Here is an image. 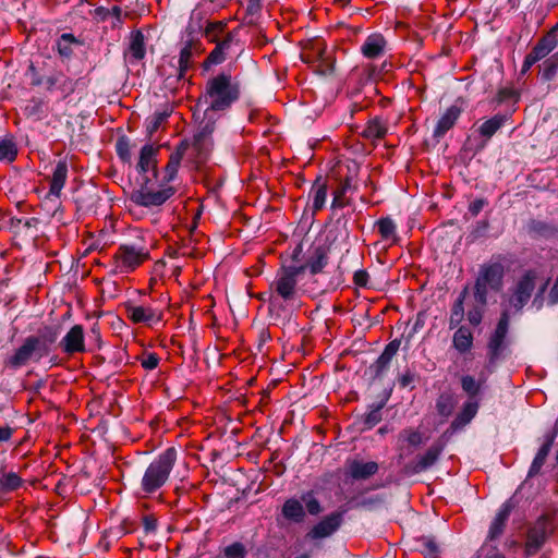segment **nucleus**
<instances>
[{"instance_id": "obj_28", "label": "nucleus", "mask_w": 558, "mask_h": 558, "mask_svg": "<svg viewBox=\"0 0 558 558\" xmlns=\"http://www.w3.org/2000/svg\"><path fill=\"white\" fill-rule=\"evenodd\" d=\"M387 40L380 33H372L361 46V53L366 59H378L386 52Z\"/></svg>"}, {"instance_id": "obj_39", "label": "nucleus", "mask_w": 558, "mask_h": 558, "mask_svg": "<svg viewBox=\"0 0 558 558\" xmlns=\"http://www.w3.org/2000/svg\"><path fill=\"white\" fill-rule=\"evenodd\" d=\"M468 294L469 288L464 287L463 290L459 293L458 298L456 299L451 307L449 317V329L451 330L459 328L460 324L464 318V301Z\"/></svg>"}, {"instance_id": "obj_21", "label": "nucleus", "mask_w": 558, "mask_h": 558, "mask_svg": "<svg viewBox=\"0 0 558 558\" xmlns=\"http://www.w3.org/2000/svg\"><path fill=\"white\" fill-rule=\"evenodd\" d=\"M558 436V423L544 435V442L537 450L527 472V477H534L541 473L543 465L551 450V447Z\"/></svg>"}, {"instance_id": "obj_47", "label": "nucleus", "mask_w": 558, "mask_h": 558, "mask_svg": "<svg viewBox=\"0 0 558 558\" xmlns=\"http://www.w3.org/2000/svg\"><path fill=\"white\" fill-rule=\"evenodd\" d=\"M461 388L466 393V400H478V395L485 379H475L472 375H463L460 379Z\"/></svg>"}, {"instance_id": "obj_43", "label": "nucleus", "mask_w": 558, "mask_h": 558, "mask_svg": "<svg viewBox=\"0 0 558 558\" xmlns=\"http://www.w3.org/2000/svg\"><path fill=\"white\" fill-rule=\"evenodd\" d=\"M181 161L182 159L178 158L177 155L170 154L169 160L162 170V177L158 181L159 187H172L169 183L177 178Z\"/></svg>"}, {"instance_id": "obj_24", "label": "nucleus", "mask_w": 558, "mask_h": 558, "mask_svg": "<svg viewBox=\"0 0 558 558\" xmlns=\"http://www.w3.org/2000/svg\"><path fill=\"white\" fill-rule=\"evenodd\" d=\"M463 112V108L454 102L439 117L433 131V138L439 142L451 130Z\"/></svg>"}, {"instance_id": "obj_2", "label": "nucleus", "mask_w": 558, "mask_h": 558, "mask_svg": "<svg viewBox=\"0 0 558 558\" xmlns=\"http://www.w3.org/2000/svg\"><path fill=\"white\" fill-rule=\"evenodd\" d=\"M240 84L228 72H220L210 77L204 92L198 98L197 106L206 105L207 112H223L229 110L240 99Z\"/></svg>"}, {"instance_id": "obj_6", "label": "nucleus", "mask_w": 558, "mask_h": 558, "mask_svg": "<svg viewBox=\"0 0 558 558\" xmlns=\"http://www.w3.org/2000/svg\"><path fill=\"white\" fill-rule=\"evenodd\" d=\"M338 235L330 230L323 242L311 245L307 251L306 266H310V274L315 276L323 272L328 265L329 253L337 241Z\"/></svg>"}, {"instance_id": "obj_7", "label": "nucleus", "mask_w": 558, "mask_h": 558, "mask_svg": "<svg viewBox=\"0 0 558 558\" xmlns=\"http://www.w3.org/2000/svg\"><path fill=\"white\" fill-rule=\"evenodd\" d=\"M536 271L529 269L525 270L514 283L512 293L509 298V303L517 312H521L523 307L529 303L536 288Z\"/></svg>"}, {"instance_id": "obj_8", "label": "nucleus", "mask_w": 558, "mask_h": 558, "mask_svg": "<svg viewBox=\"0 0 558 558\" xmlns=\"http://www.w3.org/2000/svg\"><path fill=\"white\" fill-rule=\"evenodd\" d=\"M114 257L120 262L121 271L129 272L147 259L149 252L145 245L138 242L123 243L119 246Z\"/></svg>"}, {"instance_id": "obj_33", "label": "nucleus", "mask_w": 558, "mask_h": 558, "mask_svg": "<svg viewBox=\"0 0 558 558\" xmlns=\"http://www.w3.org/2000/svg\"><path fill=\"white\" fill-rule=\"evenodd\" d=\"M268 313L275 324L282 327L290 325L293 320V313L288 311L286 305L277 304V298L274 293H270L268 298Z\"/></svg>"}, {"instance_id": "obj_42", "label": "nucleus", "mask_w": 558, "mask_h": 558, "mask_svg": "<svg viewBox=\"0 0 558 558\" xmlns=\"http://www.w3.org/2000/svg\"><path fill=\"white\" fill-rule=\"evenodd\" d=\"M129 51L131 53V57L136 61H141L145 58V36L141 29H136L131 33Z\"/></svg>"}, {"instance_id": "obj_41", "label": "nucleus", "mask_w": 558, "mask_h": 558, "mask_svg": "<svg viewBox=\"0 0 558 558\" xmlns=\"http://www.w3.org/2000/svg\"><path fill=\"white\" fill-rule=\"evenodd\" d=\"M24 114L28 119L40 121L48 116V105L41 98H32L23 109Z\"/></svg>"}, {"instance_id": "obj_29", "label": "nucleus", "mask_w": 558, "mask_h": 558, "mask_svg": "<svg viewBox=\"0 0 558 558\" xmlns=\"http://www.w3.org/2000/svg\"><path fill=\"white\" fill-rule=\"evenodd\" d=\"M480 409V400H465L450 424V429L457 432L465 427L476 416Z\"/></svg>"}, {"instance_id": "obj_15", "label": "nucleus", "mask_w": 558, "mask_h": 558, "mask_svg": "<svg viewBox=\"0 0 558 558\" xmlns=\"http://www.w3.org/2000/svg\"><path fill=\"white\" fill-rule=\"evenodd\" d=\"M345 509L336 510L319 520L307 533L311 539H322L336 533L344 521Z\"/></svg>"}, {"instance_id": "obj_40", "label": "nucleus", "mask_w": 558, "mask_h": 558, "mask_svg": "<svg viewBox=\"0 0 558 558\" xmlns=\"http://www.w3.org/2000/svg\"><path fill=\"white\" fill-rule=\"evenodd\" d=\"M19 154L17 144L14 136L9 134L0 137V161L12 163Z\"/></svg>"}, {"instance_id": "obj_60", "label": "nucleus", "mask_w": 558, "mask_h": 558, "mask_svg": "<svg viewBox=\"0 0 558 558\" xmlns=\"http://www.w3.org/2000/svg\"><path fill=\"white\" fill-rule=\"evenodd\" d=\"M400 435L410 446L418 447L423 442L422 434L418 430L403 429Z\"/></svg>"}, {"instance_id": "obj_26", "label": "nucleus", "mask_w": 558, "mask_h": 558, "mask_svg": "<svg viewBox=\"0 0 558 558\" xmlns=\"http://www.w3.org/2000/svg\"><path fill=\"white\" fill-rule=\"evenodd\" d=\"M517 502L514 501V497L507 499L499 508L496 517L490 523L487 539L493 541L499 537L505 530L506 522L511 513V511L515 508Z\"/></svg>"}, {"instance_id": "obj_64", "label": "nucleus", "mask_w": 558, "mask_h": 558, "mask_svg": "<svg viewBox=\"0 0 558 558\" xmlns=\"http://www.w3.org/2000/svg\"><path fill=\"white\" fill-rule=\"evenodd\" d=\"M369 275L365 269H359L353 275V282L355 286L366 288L368 286Z\"/></svg>"}, {"instance_id": "obj_32", "label": "nucleus", "mask_w": 558, "mask_h": 558, "mask_svg": "<svg viewBox=\"0 0 558 558\" xmlns=\"http://www.w3.org/2000/svg\"><path fill=\"white\" fill-rule=\"evenodd\" d=\"M281 515L293 523H302L305 520L306 511L303 502L294 497L287 499L281 507Z\"/></svg>"}, {"instance_id": "obj_57", "label": "nucleus", "mask_w": 558, "mask_h": 558, "mask_svg": "<svg viewBox=\"0 0 558 558\" xmlns=\"http://www.w3.org/2000/svg\"><path fill=\"white\" fill-rule=\"evenodd\" d=\"M387 133V128L381 123L379 119H374L364 130L366 137L383 138Z\"/></svg>"}, {"instance_id": "obj_16", "label": "nucleus", "mask_w": 558, "mask_h": 558, "mask_svg": "<svg viewBox=\"0 0 558 558\" xmlns=\"http://www.w3.org/2000/svg\"><path fill=\"white\" fill-rule=\"evenodd\" d=\"M270 289L275 291L277 299L281 298L286 302L293 301L298 294V280L283 266H280L275 280L270 283Z\"/></svg>"}, {"instance_id": "obj_50", "label": "nucleus", "mask_w": 558, "mask_h": 558, "mask_svg": "<svg viewBox=\"0 0 558 558\" xmlns=\"http://www.w3.org/2000/svg\"><path fill=\"white\" fill-rule=\"evenodd\" d=\"M454 405V397L450 392H442L436 399V411L442 417H449L453 412Z\"/></svg>"}, {"instance_id": "obj_51", "label": "nucleus", "mask_w": 558, "mask_h": 558, "mask_svg": "<svg viewBox=\"0 0 558 558\" xmlns=\"http://www.w3.org/2000/svg\"><path fill=\"white\" fill-rule=\"evenodd\" d=\"M558 73V52L547 58L541 66V80L553 81Z\"/></svg>"}, {"instance_id": "obj_27", "label": "nucleus", "mask_w": 558, "mask_h": 558, "mask_svg": "<svg viewBox=\"0 0 558 558\" xmlns=\"http://www.w3.org/2000/svg\"><path fill=\"white\" fill-rule=\"evenodd\" d=\"M158 151L159 147H154L151 144H145L141 148L138 162L136 165L138 173H148L150 171L155 179L159 177L157 161Z\"/></svg>"}, {"instance_id": "obj_56", "label": "nucleus", "mask_w": 558, "mask_h": 558, "mask_svg": "<svg viewBox=\"0 0 558 558\" xmlns=\"http://www.w3.org/2000/svg\"><path fill=\"white\" fill-rule=\"evenodd\" d=\"M486 305L487 303L475 302L472 308L468 311L466 317L472 326L476 327L482 323Z\"/></svg>"}, {"instance_id": "obj_37", "label": "nucleus", "mask_w": 558, "mask_h": 558, "mask_svg": "<svg viewBox=\"0 0 558 558\" xmlns=\"http://www.w3.org/2000/svg\"><path fill=\"white\" fill-rule=\"evenodd\" d=\"M414 548L425 558H439L441 550L434 535H422L414 538Z\"/></svg>"}, {"instance_id": "obj_5", "label": "nucleus", "mask_w": 558, "mask_h": 558, "mask_svg": "<svg viewBox=\"0 0 558 558\" xmlns=\"http://www.w3.org/2000/svg\"><path fill=\"white\" fill-rule=\"evenodd\" d=\"M505 266L500 262H488L480 266L473 287L475 302L488 303V291L500 292L504 288Z\"/></svg>"}, {"instance_id": "obj_31", "label": "nucleus", "mask_w": 558, "mask_h": 558, "mask_svg": "<svg viewBox=\"0 0 558 558\" xmlns=\"http://www.w3.org/2000/svg\"><path fill=\"white\" fill-rule=\"evenodd\" d=\"M235 37L234 33H229L221 41L216 43V47L210 51L203 63L205 70L211 65H217L226 60V50H228Z\"/></svg>"}, {"instance_id": "obj_25", "label": "nucleus", "mask_w": 558, "mask_h": 558, "mask_svg": "<svg viewBox=\"0 0 558 558\" xmlns=\"http://www.w3.org/2000/svg\"><path fill=\"white\" fill-rule=\"evenodd\" d=\"M84 46V40L74 36L72 33H62L54 41L53 49L57 51L61 61L70 62L74 56L75 49Z\"/></svg>"}, {"instance_id": "obj_10", "label": "nucleus", "mask_w": 558, "mask_h": 558, "mask_svg": "<svg viewBox=\"0 0 558 558\" xmlns=\"http://www.w3.org/2000/svg\"><path fill=\"white\" fill-rule=\"evenodd\" d=\"M400 344L401 339L391 340L386 344L376 361L365 369L364 376L368 379L371 385L377 379H380L389 371L391 361L397 354Z\"/></svg>"}, {"instance_id": "obj_53", "label": "nucleus", "mask_w": 558, "mask_h": 558, "mask_svg": "<svg viewBox=\"0 0 558 558\" xmlns=\"http://www.w3.org/2000/svg\"><path fill=\"white\" fill-rule=\"evenodd\" d=\"M301 500L305 505V509L311 515H318L324 510L320 501L315 497L313 490L303 493L301 495Z\"/></svg>"}, {"instance_id": "obj_12", "label": "nucleus", "mask_w": 558, "mask_h": 558, "mask_svg": "<svg viewBox=\"0 0 558 558\" xmlns=\"http://www.w3.org/2000/svg\"><path fill=\"white\" fill-rule=\"evenodd\" d=\"M73 202L76 205V210L83 214L96 211L101 196L98 187L92 182H82L73 191Z\"/></svg>"}, {"instance_id": "obj_35", "label": "nucleus", "mask_w": 558, "mask_h": 558, "mask_svg": "<svg viewBox=\"0 0 558 558\" xmlns=\"http://www.w3.org/2000/svg\"><path fill=\"white\" fill-rule=\"evenodd\" d=\"M473 341V333L466 326H460L457 328L452 336V347L462 355L471 352Z\"/></svg>"}, {"instance_id": "obj_17", "label": "nucleus", "mask_w": 558, "mask_h": 558, "mask_svg": "<svg viewBox=\"0 0 558 558\" xmlns=\"http://www.w3.org/2000/svg\"><path fill=\"white\" fill-rule=\"evenodd\" d=\"M444 449V442L437 441L433 444L424 454L417 456L416 461L404 465V473L407 475H415L425 472L438 461Z\"/></svg>"}, {"instance_id": "obj_14", "label": "nucleus", "mask_w": 558, "mask_h": 558, "mask_svg": "<svg viewBox=\"0 0 558 558\" xmlns=\"http://www.w3.org/2000/svg\"><path fill=\"white\" fill-rule=\"evenodd\" d=\"M512 113H496L492 118L485 120L476 130L480 138L473 148L474 154L485 149L492 137L511 119Z\"/></svg>"}, {"instance_id": "obj_44", "label": "nucleus", "mask_w": 558, "mask_h": 558, "mask_svg": "<svg viewBox=\"0 0 558 558\" xmlns=\"http://www.w3.org/2000/svg\"><path fill=\"white\" fill-rule=\"evenodd\" d=\"M181 161L182 159L178 158L177 155L170 154L169 160L162 170V177L158 181L159 187H172L169 183L177 178Z\"/></svg>"}, {"instance_id": "obj_30", "label": "nucleus", "mask_w": 558, "mask_h": 558, "mask_svg": "<svg viewBox=\"0 0 558 558\" xmlns=\"http://www.w3.org/2000/svg\"><path fill=\"white\" fill-rule=\"evenodd\" d=\"M379 470V465L375 461L363 462L352 460L348 465V474L354 481H365L375 475Z\"/></svg>"}, {"instance_id": "obj_22", "label": "nucleus", "mask_w": 558, "mask_h": 558, "mask_svg": "<svg viewBox=\"0 0 558 558\" xmlns=\"http://www.w3.org/2000/svg\"><path fill=\"white\" fill-rule=\"evenodd\" d=\"M57 345L68 354L73 355L75 353L85 352V336L84 328L82 325H74L64 335V337L57 342Z\"/></svg>"}, {"instance_id": "obj_19", "label": "nucleus", "mask_w": 558, "mask_h": 558, "mask_svg": "<svg viewBox=\"0 0 558 558\" xmlns=\"http://www.w3.org/2000/svg\"><path fill=\"white\" fill-rule=\"evenodd\" d=\"M348 173L345 178L340 182V185L332 193V202H331V210L335 213L339 208H343L344 206L350 204L349 199L344 198V195L349 191H355L356 185L353 183L356 178L360 166L356 162H352L347 166Z\"/></svg>"}, {"instance_id": "obj_54", "label": "nucleus", "mask_w": 558, "mask_h": 558, "mask_svg": "<svg viewBox=\"0 0 558 558\" xmlns=\"http://www.w3.org/2000/svg\"><path fill=\"white\" fill-rule=\"evenodd\" d=\"M223 558H246L248 550L242 542H232L221 549Z\"/></svg>"}, {"instance_id": "obj_18", "label": "nucleus", "mask_w": 558, "mask_h": 558, "mask_svg": "<svg viewBox=\"0 0 558 558\" xmlns=\"http://www.w3.org/2000/svg\"><path fill=\"white\" fill-rule=\"evenodd\" d=\"M392 393V387L385 389L379 396V400L368 404L367 412L362 414L359 423L362 424L361 430H369L375 427L381 420V410L386 407Z\"/></svg>"}, {"instance_id": "obj_3", "label": "nucleus", "mask_w": 558, "mask_h": 558, "mask_svg": "<svg viewBox=\"0 0 558 558\" xmlns=\"http://www.w3.org/2000/svg\"><path fill=\"white\" fill-rule=\"evenodd\" d=\"M177 457L178 450L169 447L148 464L141 482V488L145 494H154L167 483Z\"/></svg>"}, {"instance_id": "obj_48", "label": "nucleus", "mask_w": 558, "mask_h": 558, "mask_svg": "<svg viewBox=\"0 0 558 558\" xmlns=\"http://www.w3.org/2000/svg\"><path fill=\"white\" fill-rule=\"evenodd\" d=\"M350 502L352 504L351 508L373 511L383 506L386 502V498L384 495H374L361 499L352 498Z\"/></svg>"}, {"instance_id": "obj_46", "label": "nucleus", "mask_w": 558, "mask_h": 558, "mask_svg": "<svg viewBox=\"0 0 558 558\" xmlns=\"http://www.w3.org/2000/svg\"><path fill=\"white\" fill-rule=\"evenodd\" d=\"M558 45V39H553L547 34L543 36L536 45L532 48L530 53L537 60L547 57Z\"/></svg>"}, {"instance_id": "obj_4", "label": "nucleus", "mask_w": 558, "mask_h": 558, "mask_svg": "<svg viewBox=\"0 0 558 558\" xmlns=\"http://www.w3.org/2000/svg\"><path fill=\"white\" fill-rule=\"evenodd\" d=\"M138 174L141 175L137 182L138 187L134 189L130 195V201L137 206L146 208L162 206L177 192L175 187L155 190V182L158 183L160 179H155L153 174L149 177L148 173Z\"/></svg>"}, {"instance_id": "obj_62", "label": "nucleus", "mask_w": 558, "mask_h": 558, "mask_svg": "<svg viewBox=\"0 0 558 558\" xmlns=\"http://www.w3.org/2000/svg\"><path fill=\"white\" fill-rule=\"evenodd\" d=\"M26 76L29 77L32 86H40L44 83V76L39 74L33 62L28 65Z\"/></svg>"}, {"instance_id": "obj_36", "label": "nucleus", "mask_w": 558, "mask_h": 558, "mask_svg": "<svg viewBox=\"0 0 558 558\" xmlns=\"http://www.w3.org/2000/svg\"><path fill=\"white\" fill-rule=\"evenodd\" d=\"M527 232L533 239L549 240L558 234V228L546 221L532 219L527 223Z\"/></svg>"}, {"instance_id": "obj_59", "label": "nucleus", "mask_w": 558, "mask_h": 558, "mask_svg": "<svg viewBox=\"0 0 558 558\" xmlns=\"http://www.w3.org/2000/svg\"><path fill=\"white\" fill-rule=\"evenodd\" d=\"M489 226L490 225H489L488 219H482V220L477 221L469 234L471 242H474L477 239L485 236L489 229Z\"/></svg>"}, {"instance_id": "obj_20", "label": "nucleus", "mask_w": 558, "mask_h": 558, "mask_svg": "<svg viewBox=\"0 0 558 558\" xmlns=\"http://www.w3.org/2000/svg\"><path fill=\"white\" fill-rule=\"evenodd\" d=\"M124 306L128 318L134 324L153 326L162 320V312L150 306L134 305L131 302H126Z\"/></svg>"}, {"instance_id": "obj_45", "label": "nucleus", "mask_w": 558, "mask_h": 558, "mask_svg": "<svg viewBox=\"0 0 558 558\" xmlns=\"http://www.w3.org/2000/svg\"><path fill=\"white\" fill-rule=\"evenodd\" d=\"M328 185L326 181H322L318 175L313 183L311 193L313 194V210L316 213L324 208L327 199Z\"/></svg>"}, {"instance_id": "obj_55", "label": "nucleus", "mask_w": 558, "mask_h": 558, "mask_svg": "<svg viewBox=\"0 0 558 558\" xmlns=\"http://www.w3.org/2000/svg\"><path fill=\"white\" fill-rule=\"evenodd\" d=\"M116 153L122 162H131V141L126 135L118 137Z\"/></svg>"}, {"instance_id": "obj_49", "label": "nucleus", "mask_w": 558, "mask_h": 558, "mask_svg": "<svg viewBox=\"0 0 558 558\" xmlns=\"http://www.w3.org/2000/svg\"><path fill=\"white\" fill-rule=\"evenodd\" d=\"M171 112L172 109L169 108L156 110L154 114L146 120V133L148 138H150L162 124V122H165L170 117Z\"/></svg>"}, {"instance_id": "obj_13", "label": "nucleus", "mask_w": 558, "mask_h": 558, "mask_svg": "<svg viewBox=\"0 0 558 558\" xmlns=\"http://www.w3.org/2000/svg\"><path fill=\"white\" fill-rule=\"evenodd\" d=\"M550 534L548 519L541 515L535 523L527 530L524 553L526 557L537 554Z\"/></svg>"}, {"instance_id": "obj_1", "label": "nucleus", "mask_w": 558, "mask_h": 558, "mask_svg": "<svg viewBox=\"0 0 558 558\" xmlns=\"http://www.w3.org/2000/svg\"><path fill=\"white\" fill-rule=\"evenodd\" d=\"M62 332V326L59 324L44 325L36 335H29L23 339L11 355L3 361V367L11 372H16L28 363H39L43 359L49 357V363L58 365V356L51 355L58 347L57 342Z\"/></svg>"}, {"instance_id": "obj_38", "label": "nucleus", "mask_w": 558, "mask_h": 558, "mask_svg": "<svg viewBox=\"0 0 558 558\" xmlns=\"http://www.w3.org/2000/svg\"><path fill=\"white\" fill-rule=\"evenodd\" d=\"M22 485L23 478L16 472H5V465L0 464V495L12 493Z\"/></svg>"}, {"instance_id": "obj_63", "label": "nucleus", "mask_w": 558, "mask_h": 558, "mask_svg": "<svg viewBox=\"0 0 558 558\" xmlns=\"http://www.w3.org/2000/svg\"><path fill=\"white\" fill-rule=\"evenodd\" d=\"M486 205H488V201L486 198H476L470 203L468 210L472 217H476Z\"/></svg>"}, {"instance_id": "obj_11", "label": "nucleus", "mask_w": 558, "mask_h": 558, "mask_svg": "<svg viewBox=\"0 0 558 558\" xmlns=\"http://www.w3.org/2000/svg\"><path fill=\"white\" fill-rule=\"evenodd\" d=\"M204 120L201 122L197 132L193 136L192 146L197 153L199 161H205L211 150L213 141L211 134L215 131L216 120L209 116V112L205 114Z\"/></svg>"}, {"instance_id": "obj_52", "label": "nucleus", "mask_w": 558, "mask_h": 558, "mask_svg": "<svg viewBox=\"0 0 558 558\" xmlns=\"http://www.w3.org/2000/svg\"><path fill=\"white\" fill-rule=\"evenodd\" d=\"M376 226L383 240L396 239L397 225L391 217L387 216L378 219Z\"/></svg>"}, {"instance_id": "obj_34", "label": "nucleus", "mask_w": 558, "mask_h": 558, "mask_svg": "<svg viewBox=\"0 0 558 558\" xmlns=\"http://www.w3.org/2000/svg\"><path fill=\"white\" fill-rule=\"evenodd\" d=\"M68 161L66 159H60L52 172V177L50 180V187H49V195H52L54 197H60L62 189L65 185L66 178H68Z\"/></svg>"}, {"instance_id": "obj_23", "label": "nucleus", "mask_w": 558, "mask_h": 558, "mask_svg": "<svg viewBox=\"0 0 558 558\" xmlns=\"http://www.w3.org/2000/svg\"><path fill=\"white\" fill-rule=\"evenodd\" d=\"M203 52L202 44L195 39H189L180 49L177 80L181 81L185 77L186 72L193 66V57Z\"/></svg>"}, {"instance_id": "obj_9", "label": "nucleus", "mask_w": 558, "mask_h": 558, "mask_svg": "<svg viewBox=\"0 0 558 558\" xmlns=\"http://www.w3.org/2000/svg\"><path fill=\"white\" fill-rule=\"evenodd\" d=\"M510 316L508 311H502L496 328L488 339L487 359L489 364H495L506 348V338L509 330Z\"/></svg>"}, {"instance_id": "obj_58", "label": "nucleus", "mask_w": 558, "mask_h": 558, "mask_svg": "<svg viewBox=\"0 0 558 558\" xmlns=\"http://www.w3.org/2000/svg\"><path fill=\"white\" fill-rule=\"evenodd\" d=\"M425 320H426L425 312H418L416 314V317H415V320L413 323L411 330L407 335L402 336L407 345H410L415 333H417L425 326Z\"/></svg>"}, {"instance_id": "obj_61", "label": "nucleus", "mask_w": 558, "mask_h": 558, "mask_svg": "<svg viewBox=\"0 0 558 558\" xmlns=\"http://www.w3.org/2000/svg\"><path fill=\"white\" fill-rule=\"evenodd\" d=\"M416 374L412 372L410 368H408L404 373H402L398 377V384L401 388H410L411 390L414 389L413 383L415 381Z\"/></svg>"}]
</instances>
